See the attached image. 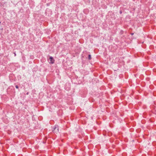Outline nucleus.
Instances as JSON below:
<instances>
[{
	"label": "nucleus",
	"mask_w": 156,
	"mask_h": 156,
	"mask_svg": "<svg viewBox=\"0 0 156 156\" xmlns=\"http://www.w3.org/2000/svg\"><path fill=\"white\" fill-rule=\"evenodd\" d=\"M53 130L56 133L58 131V127L57 125H55L53 126Z\"/></svg>",
	"instance_id": "f257e3e1"
},
{
	"label": "nucleus",
	"mask_w": 156,
	"mask_h": 156,
	"mask_svg": "<svg viewBox=\"0 0 156 156\" xmlns=\"http://www.w3.org/2000/svg\"><path fill=\"white\" fill-rule=\"evenodd\" d=\"M48 61L49 63L53 64L54 62V60L52 57H50L49 59L48 60Z\"/></svg>",
	"instance_id": "f03ea898"
},
{
	"label": "nucleus",
	"mask_w": 156,
	"mask_h": 156,
	"mask_svg": "<svg viewBox=\"0 0 156 156\" xmlns=\"http://www.w3.org/2000/svg\"><path fill=\"white\" fill-rule=\"evenodd\" d=\"M88 58L89 59H90L91 58V57L90 55H89L88 56Z\"/></svg>",
	"instance_id": "7ed1b4c3"
},
{
	"label": "nucleus",
	"mask_w": 156,
	"mask_h": 156,
	"mask_svg": "<svg viewBox=\"0 0 156 156\" xmlns=\"http://www.w3.org/2000/svg\"><path fill=\"white\" fill-rule=\"evenodd\" d=\"M16 88L18 89V87L17 86V85H16Z\"/></svg>",
	"instance_id": "20e7f679"
},
{
	"label": "nucleus",
	"mask_w": 156,
	"mask_h": 156,
	"mask_svg": "<svg viewBox=\"0 0 156 156\" xmlns=\"http://www.w3.org/2000/svg\"><path fill=\"white\" fill-rule=\"evenodd\" d=\"M14 55H15V56H16V53H14Z\"/></svg>",
	"instance_id": "39448f33"
},
{
	"label": "nucleus",
	"mask_w": 156,
	"mask_h": 156,
	"mask_svg": "<svg viewBox=\"0 0 156 156\" xmlns=\"http://www.w3.org/2000/svg\"><path fill=\"white\" fill-rule=\"evenodd\" d=\"M133 33H132L131 34L132 35H133Z\"/></svg>",
	"instance_id": "423d86ee"
}]
</instances>
